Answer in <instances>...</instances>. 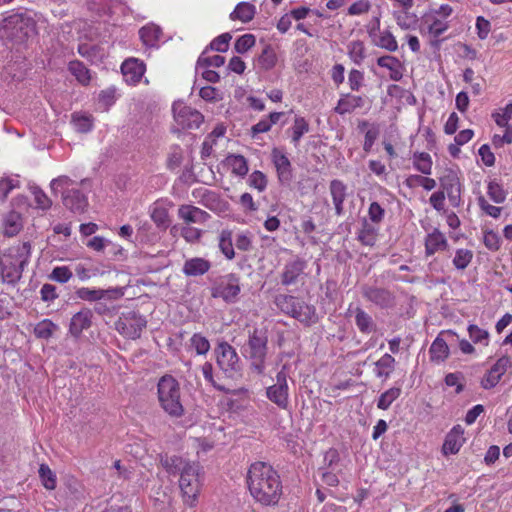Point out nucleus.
<instances>
[{"label": "nucleus", "instance_id": "obj_1", "mask_svg": "<svg viewBox=\"0 0 512 512\" xmlns=\"http://www.w3.org/2000/svg\"><path fill=\"white\" fill-rule=\"evenodd\" d=\"M248 489L253 499L262 506L278 504L282 492V482L274 468L265 462L253 463L248 471Z\"/></svg>", "mask_w": 512, "mask_h": 512}, {"label": "nucleus", "instance_id": "obj_2", "mask_svg": "<svg viewBox=\"0 0 512 512\" xmlns=\"http://www.w3.org/2000/svg\"><path fill=\"white\" fill-rule=\"evenodd\" d=\"M161 463L169 474L180 475L179 487L184 504L196 506L202 486L200 466L179 456H166Z\"/></svg>", "mask_w": 512, "mask_h": 512}, {"label": "nucleus", "instance_id": "obj_3", "mask_svg": "<svg viewBox=\"0 0 512 512\" xmlns=\"http://www.w3.org/2000/svg\"><path fill=\"white\" fill-rule=\"evenodd\" d=\"M32 245L29 241L15 243L0 253V277L3 283L17 284L30 262Z\"/></svg>", "mask_w": 512, "mask_h": 512}, {"label": "nucleus", "instance_id": "obj_4", "mask_svg": "<svg viewBox=\"0 0 512 512\" xmlns=\"http://www.w3.org/2000/svg\"><path fill=\"white\" fill-rule=\"evenodd\" d=\"M157 396L160 407L173 418L184 415L179 382L171 375L162 376L157 383Z\"/></svg>", "mask_w": 512, "mask_h": 512}, {"label": "nucleus", "instance_id": "obj_5", "mask_svg": "<svg viewBox=\"0 0 512 512\" xmlns=\"http://www.w3.org/2000/svg\"><path fill=\"white\" fill-rule=\"evenodd\" d=\"M75 181L61 175L52 179L50 188L54 194H61L63 205L74 213H83L88 208V198L79 189L74 188Z\"/></svg>", "mask_w": 512, "mask_h": 512}, {"label": "nucleus", "instance_id": "obj_6", "mask_svg": "<svg viewBox=\"0 0 512 512\" xmlns=\"http://www.w3.org/2000/svg\"><path fill=\"white\" fill-rule=\"evenodd\" d=\"M268 350V336L264 329L254 328L249 332L246 347V358L250 368L258 375H263L266 370V356Z\"/></svg>", "mask_w": 512, "mask_h": 512}, {"label": "nucleus", "instance_id": "obj_7", "mask_svg": "<svg viewBox=\"0 0 512 512\" xmlns=\"http://www.w3.org/2000/svg\"><path fill=\"white\" fill-rule=\"evenodd\" d=\"M275 304L282 312L305 325L315 324L318 320L315 307L298 300L294 296L278 295L275 298Z\"/></svg>", "mask_w": 512, "mask_h": 512}, {"label": "nucleus", "instance_id": "obj_8", "mask_svg": "<svg viewBox=\"0 0 512 512\" xmlns=\"http://www.w3.org/2000/svg\"><path fill=\"white\" fill-rule=\"evenodd\" d=\"M454 9L449 4H441L439 7L431 8L425 15L428 23V33L435 39L445 33L449 27L448 18L453 14Z\"/></svg>", "mask_w": 512, "mask_h": 512}, {"label": "nucleus", "instance_id": "obj_9", "mask_svg": "<svg viewBox=\"0 0 512 512\" xmlns=\"http://www.w3.org/2000/svg\"><path fill=\"white\" fill-rule=\"evenodd\" d=\"M146 319L134 312H123L115 322V329L120 335L128 339H138L146 327Z\"/></svg>", "mask_w": 512, "mask_h": 512}, {"label": "nucleus", "instance_id": "obj_10", "mask_svg": "<svg viewBox=\"0 0 512 512\" xmlns=\"http://www.w3.org/2000/svg\"><path fill=\"white\" fill-rule=\"evenodd\" d=\"M286 366L276 374V382L266 388V397L280 409L286 410L289 407V386Z\"/></svg>", "mask_w": 512, "mask_h": 512}, {"label": "nucleus", "instance_id": "obj_11", "mask_svg": "<svg viewBox=\"0 0 512 512\" xmlns=\"http://www.w3.org/2000/svg\"><path fill=\"white\" fill-rule=\"evenodd\" d=\"M174 120L183 129L198 128L203 122V115L196 109L178 101L172 107Z\"/></svg>", "mask_w": 512, "mask_h": 512}, {"label": "nucleus", "instance_id": "obj_12", "mask_svg": "<svg viewBox=\"0 0 512 512\" xmlns=\"http://www.w3.org/2000/svg\"><path fill=\"white\" fill-rule=\"evenodd\" d=\"M454 338H458V334L455 331L442 330L433 340L429 348L430 361L436 364L445 362L450 355L448 341Z\"/></svg>", "mask_w": 512, "mask_h": 512}, {"label": "nucleus", "instance_id": "obj_13", "mask_svg": "<svg viewBox=\"0 0 512 512\" xmlns=\"http://www.w3.org/2000/svg\"><path fill=\"white\" fill-rule=\"evenodd\" d=\"M241 291L239 279L228 274L221 277L212 288V296L214 298H222L225 302L233 303L236 301Z\"/></svg>", "mask_w": 512, "mask_h": 512}, {"label": "nucleus", "instance_id": "obj_14", "mask_svg": "<svg viewBox=\"0 0 512 512\" xmlns=\"http://www.w3.org/2000/svg\"><path fill=\"white\" fill-rule=\"evenodd\" d=\"M217 364L229 376H233L240 370V359L235 350L229 343L221 342L216 348Z\"/></svg>", "mask_w": 512, "mask_h": 512}, {"label": "nucleus", "instance_id": "obj_15", "mask_svg": "<svg viewBox=\"0 0 512 512\" xmlns=\"http://www.w3.org/2000/svg\"><path fill=\"white\" fill-rule=\"evenodd\" d=\"M271 160L276 169L277 178L280 184L290 185L293 179V170L286 153L279 148H274L271 152Z\"/></svg>", "mask_w": 512, "mask_h": 512}, {"label": "nucleus", "instance_id": "obj_16", "mask_svg": "<svg viewBox=\"0 0 512 512\" xmlns=\"http://www.w3.org/2000/svg\"><path fill=\"white\" fill-rule=\"evenodd\" d=\"M425 256L430 257L438 252H444L448 249V239L439 228H432L427 232L424 238Z\"/></svg>", "mask_w": 512, "mask_h": 512}, {"label": "nucleus", "instance_id": "obj_17", "mask_svg": "<svg viewBox=\"0 0 512 512\" xmlns=\"http://www.w3.org/2000/svg\"><path fill=\"white\" fill-rule=\"evenodd\" d=\"M511 365L509 358L501 357L499 358L494 365L488 370L486 375L481 380V386L484 389H491L495 387L501 377L505 374L508 367Z\"/></svg>", "mask_w": 512, "mask_h": 512}, {"label": "nucleus", "instance_id": "obj_18", "mask_svg": "<svg viewBox=\"0 0 512 512\" xmlns=\"http://www.w3.org/2000/svg\"><path fill=\"white\" fill-rule=\"evenodd\" d=\"M172 203L168 200L159 199L149 208V214L152 221L158 228L166 229L170 224L169 208Z\"/></svg>", "mask_w": 512, "mask_h": 512}, {"label": "nucleus", "instance_id": "obj_19", "mask_svg": "<svg viewBox=\"0 0 512 512\" xmlns=\"http://www.w3.org/2000/svg\"><path fill=\"white\" fill-rule=\"evenodd\" d=\"M177 214L178 218L187 225L204 224L210 219L209 213L190 204L180 205Z\"/></svg>", "mask_w": 512, "mask_h": 512}, {"label": "nucleus", "instance_id": "obj_20", "mask_svg": "<svg viewBox=\"0 0 512 512\" xmlns=\"http://www.w3.org/2000/svg\"><path fill=\"white\" fill-rule=\"evenodd\" d=\"M465 442L464 429L461 425H455L446 435L442 453L452 455L459 452Z\"/></svg>", "mask_w": 512, "mask_h": 512}, {"label": "nucleus", "instance_id": "obj_21", "mask_svg": "<svg viewBox=\"0 0 512 512\" xmlns=\"http://www.w3.org/2000/svg\"><path fill=\"white\" fill-rule=\"evenodd\" d=\"M306 263L303 260L296 259L287 262L281 274V283L284 286L296 284L299 278L304 274Z\"/></svg>", "mask_w": 512, "mask_h": 512}, {"label": "nucleus", "instance_id": "obj_22", "mask_svg": "<svg viewBox=\"0 0 512 512\" xmlns=\"http://www.w3.org/2000/svg\"><path fill=\"white\" fill-rule=\"evenodd\" d=\"M121 71L127 83L136 84L145 73V65L138 59L130 58L122 63Z\"/></svg>", "mask_w": 512, "mask_h": 512}, {"label": "nucleus", "instance_id": "obj_23", "mask_svg": "<svg viewBox=\"0 0 512 512\" xmlns=\"http://www.w3.org/2000/svg\"><path fill=\"white\" fill-rule=\"evenodd\" d=\"M363 296L370 302L380 307H390L394 298L390 291L384 288L367 286L363 288Z\"/></svg>", "mask_w": 512, "mask_h": 512}, {"label": "nucleus", "instance_id": "obj_24", "mask_svg": "<svg viewBox=\"0 0 512 512\" xmlns=\"http://www.w3.org/2000/svg\"><path fill=\"white\" fill-rule=\"evenodd\" d=\"M92 316V311L88 308H84L74 314L69 325L71 335L79 337L84 330L88 329L92 323Z\"/></svg>", "mask_w": 512, "mask_h": 512}, {"label": "nucleus", "instance_id": "obj_25", "mask_svg": "<svg viewBox=\"0 0 512 512\" xmlns=\"http://www.w3.org/2000/svg\"><path fill=\"white\" fill-rule=\"evenodd\" d=\"M329 191L335 208V213L341 216L344 212V202L347 196L346 184L338 179H334L329 184Z\"/></svg>", "mask_w": 512, "mask_h": 512}, {"label": "nucleus", "instance_id": "obj_26", "mask_svg": "<svg viewBox=\"0 0 512 512\" xmlns=\"http://www.w3.org/2000/svg\"><path fill=\"white\" fill-rule=\"evenodd\" d=\"M378 66L389 70V77L393 81H399L403 77L404 67L400 60L391 55H385L377 59Z\"/></svg>", "mask_w": 512, "mask_h": 512}, {"label": "nucleus", "instance_id": "obj_27", "mask_svg": "<svg viewBox=\"0 0 512 512\" xmlns=\"http://www.w3.org/2000/svg\"><path fill=\"white\" fill-rule=\"evenodd\" d=\"M364 105V100L361 96L346 94L343 95L335 107V112L340 115H345L353 112L357 108H361Z\"/></svg>", "mask_w": 512, "mask_h": 512}, {"label": "nucleus", "instance_id": "obj_28", "mask_svg": "<svg viewBox=\"0 0 512 512\" xmlns=\"http://www.w3.org/2000/svg\"><path fill=\"white\" fill-rule=\"evenodd\" d=\"M210 267L208 260L194 257L185 261L182 271L186 276H201L208 272Z\"/></svg>", "mask_w": 512, "mask_h": 512}, {"label": "nucleus", "instance_id": "obj_29", "mask_svg": "<svg viewBox=\"0 0 512 512\" xmlns=\"http://www.w3.org/2000/svg\"><path fill=\"white\" fill-rule=\"evenodd\" d=\"M310 130V126L308 121L300 115H296L293 121L292 126L287 130V133L290 134L291 142L297 146L302 137L307 134Z\"/></svg>", "mask_w": 512, "mask_h": 512}, {"label": "nucleus", "instance_id": "obj_30", "mask_svg": "<svg viewBox=\"0 0 512 512\" xmlns=\"http://www.w3.org/2000/svg\"><path fill=\"white\" fill-rule=\"evenodd\" d=\"M395 358L388 353H385L380 359L375 362L374 374L378 378L387 380L395 369Z\"/></svg>", "mask_w": 512, "mask_h": 512}, {"label": "nucleus", "instance_id": "obj_31", "mask_svg": "<svg viewBox=\"0 0 512 512\" xmlns=\"http://www.w3.org/2000/svg\"><path fill=\"white\" fill-rule=\"evenodd\" d=\"M256 14V7L249 2H240L230 13L231 20H239L242 23L250 22Z\"/></svg>", "mask_w": 512, "mask_h": 512}, {"label": "nucleus", "instance_id": "obj_32", "mask_svg": "<svg viewBox=\"0 0 512 512\" xmlns=\"http://www.w3.org/2000/svg\"><path fill=\"white\" fill-rule=\"evenodd\" d=\"M412 164L415 170L423 175H430L432 173V157L426 152H415L412 155Z\"/></svg>", "mask_w": 512, "mask_h": 512}, {"label": "nucleus", "instance_id": "obj_33", "mask_svg": "<svg viewBox=\"0 0 512 512\" xmlns=\"http://www.w3.org/2000/svg\"><path fill=\"white\" fill-rule=\"evenodd\" d=\"M162 31L160 27L149 24L142 27L139 31L140 38L144 45L148 47H154L160 40Z\"/></svg>", "mask_w": 512, "mask_h": 512}, {"label": "nucleus", "instance_id": "obj_34", "mask_svg": "<svg viewBox=\"0 0 512 512\" xmlns=\"http://www.w3.org/2000/svg\"><path fill=\"white\" fill-rule=\"evenodd\" d=\"M226 164L232 173L237 176H245L248 173V162L246 158L239 154H231L226 157Z\"/></svg>", "mask_w": 512, "mask_h": 512}, {"label": "nucleus", "instance_id": "obj_35", "mask_svg": "<svg viewBox=\"0 0 512 512\" xmlns=\"http://www.w3.org/2000/svg\"><path fill=\"white\" fill-rule=\"evenodd\" d=\"M282 115L283 112H272L267 117L262 118L251 127V135L255 137L257 134L268 132L274 124L278 123Z\"/></svg>", "mask_w": 512, "mask_h": 512}, {"label": "nucleus", "instance_id": "obj_36", "mask_svg": "<svg viewBox=\"0 0 512 512\" xmlns=\"http://www.w3.org/2000/svg\"><path fill=\"white\" fill-rule=\"evenodd\" d=\"M397 25L403 30L414 29L418 23L416 14L410 10H398L393 12Z\"/></svg>", "mask_w": 512, "mask_h": 512}, {"label": "nucleus", "instance_id": "obj_37", "mask_svg": "<svg viewBox=\"0 0 512 512\" xmlns=\"http://www.w3.org/2000/svg\"><path fill=\"white\" fill-rule=\"evenodd\" d=\"M378 227L364 219L362 228L358 233V240L366 245L373 246L376 242Z\"/></svg>", "mask_w": 512, "mask_h": 512}, {"label": "nucleus", "instance_id": "obj_38", "mask_svg": "<svg viewBox=\"0 0 512 512\" xmlns=\"http://www.w3.org/2000/svg\"><path fill=\"white\" fill-rule=\"evenodd\" d=\"M474 253L472 250L467 248H458L455 251L452 259L453 266L456 270H465L472 262Z\"/></svg>", "mask_w": 512, "mask_h": 512}, {"label": "nucleus", "instance_id": "obj_39", "mask_svg": "<svg viewBox=\"0 0 512 512\" xmlns=\"http://www.w3.org/2000/svg\"><path fill=\"white\" fill-rule=\"evenodd\" d=\"M469 338L474 344L488 346L490 342V333L488 330L479 327L476 324H469L467 327Z\"/></svg>", "mask_w": 512, "mask_h": 512}, {"label": "nucleus", "instance_id": "obj_40", "mask_svg": "<svg viewBox=\"0 0 512 512\" xmlns=\"http://www.w3.org/2000/svg\"><path fill=\"white\" fill-rule=\"evenodd\" d=\"M93 117L85 113H73L71 122L74 129L81 133L90 132L93 129Z\"/></svg>", "mask_w": 512, "mask_h": 512}, {"label": "nucleus", "instance_id": "obj_41", "mask_svg": "<svg viewBox=\"0 0 512 512\" xmlns=\"http://www.w3.org/2000/svg\"><path fill=\"white\" fill-rule=\"evenodd\" d=\"M347 50L349 58L356 65H360L364 61L366 57V48L362 41H351L347 46Z\"/></svg>", "mask_w": 512, "mask_h": 512}, {"label": "nucleus", "instance_id": "obj_42", "mask_svg": "<svg viewBox=\"0 0 512 512\" xmlns=\"http://www.w3.org/2000/svg\"><path fill=\"white\" fill-rule=\"evenodd\" d=\"M69 71L74 75L79 83L82 85H88L91 80L90 71L80 61H71L69 63Z\"/></svg>", "mask_w": 512, "mask_h": 512}, {"label": "nucleus", "instance_id": "obj_43", "mask_svg": "<svg viewBox=\"0 0 512 512\" xmlns=\"http://www.w3.org/2000/svg\"><path fill=\"white\" fill-rule=\"evenodd\" d=\"M8 23L13 25L14 29L23 32L25 36L34 32V24L29 17H25L21 14H16L8 19Z\"/></svg>", "mask_w": 512, "mask_h": 512}, {"label": "nucleus", "instance_id": "obj_44", "mask_svg": "<svg viewBox=\"0 0 512 512\" xmlns=\"http://www.w3.org/2000/svg\"><path fill=\"white\" fill-rule=\"evenodd\" d=\"M400 387H391L383 392L377 400V408L381 410H387L390 408L392 403L397 400L401 395Z\"/></svg>", "mask_w": 512, "mask_h": 512}, {"label": "nucleus", "instance_id": "obj_45", "mask_svg": "<svg viewBox=\"0 0 512 512\" xmlns=\"http://www.w3.org/2000/svg\"><path fill=\"white\" fill-rule=\"evenodd\" d=\"M219 249L224 254V256L231 260L235 256L233 241H232V232L230 230H222L219 234Z\"/></svg>", "mask_w": 512, "mask_h": 512}, {"label": "nucleus", "instance_id": "obj_46", "mask_svg": "<svg viewBox=\"0 0 512 512\" xmlns=\"http://www.w3.org/2000/svg\"><path fill=\"white\" fill-rule=\"evenodd\" d=\"M258 63L264 70H271L277 63V55L274 48L267 44L258 57Z\"/></svg>", "mask_w": 512, "mask_h": 512}, {"label": "nucleus", "instance_id": "obj_47", "mask_svg": "<svg viewBox=\"0 0 512 512\" xmlns=\"http://www.w3.org/2000/svg\"><path fill=\"white\" fill-rule=\"evenodd\" d=\"M375 45L389 52H395L398 49L396 38L389 30H383L374 41Z\"/></svg>", "mask_w": 512, "mask_h": 512}, {"label": "nucleus", "instance_id": "obj_48", "mask_svg": "<svg viewBox=\"0 0 512 512\" xmlns=\"http://www.w3.org/2000/svg\"><path fill=\"white\" fill-rule=\"evenodd\" d=\"M225 58L220 55H212L208 56L206 54V51H204L198 58L197 64H196V72H199L202 68H218L224 65Z\"/></svg>", "mask_w": 512, "mask_h": 512}, {"label": "nucleus", "instance_id": "obj_49", "mask_svg": "<svg viewBox=\"0 0 512 512\" xmlns=\"http://www.w3.org/2000/svg\"><path fill=\"white\" fill-rule=\"evenodd\" d=\"M491 117L499 127H511L509 121L512 119V101L492 112Z\"/></svg>", "mask_w": 512, "mask_h": 512}, {"label": "nucleus", "instance_id": "obj_50", "mask_svg": "<svg viewBox=\"0 0 512 512\" xmlns=\"http://www.w3.org/2000/svg\"><path fill=\"white\" fill-rule=\"evenodd\" d=\"M355 323L358 329L365 334H369L375 330V324L370 315L362 309H358L355 315Z\"/></svg>", "mask_w": 512, "mask_h": 512}, {"label": "nucleus", "instance_id": "obj_51", "mask_svg": "<svg viewBox=\"0 0 512 512\" xmlns=\"http://www.w3.org/2000/svg\"><path fill=\"white\" fill-rule=\"evenodd\" d=\"M487 194L489 198L497 204L503 203L507 197V192L503 186L495 180L488 183Z\"/></svg>", "mask_w": 512, "mask_h": 512}, {"label": "nucleus", "instance_id": "obj_52", "mask_svg": "<svg viewBox=\"0 0 512 512\" xmlns=\"http://www.w3.org/2000/svg\"><path fill=\"white\" fill-rule=\"evenodd\" d=\"M22 228L20 217L17 214H10L4 222L3 234L8 237L17 235Z\"/></svg>", "mask_w": 512, "mask_h": 512}, {"label": "nucleus", "instance_id": "obj_53", "mask_svg": "<svg viewBox=\"0 0 512 512\" xmlns=\"http://www.w3.org/2000/svg\"><path fill=\"white\" fill-rule=\"evenodd\" d=\"M57 329V325L49 319L40 321L34 328V334L40 339H49L52 337L54 331Z\"/></svg>", "mask_w": 512, "mask_h": 512}, {"label": "nucleus", "instance_id": "obj_54", "mask_svg": "<svg viewBox=\"0 0 512 512\" xmlns=\"http://www.w3.org/2000/svg\"><path fill=\"white\" fill-rule=\"evenodd\" d=\"M190 346L196 351L197 355H206L210 350L209 340L200 333L192 335Z\"/></svg>", "mask_w": 512, "mask_h": 512}, {"label": "nucleus", "instance_id": "obj_55", "mask_svg": "<svg viewBox=\"0 0 512 512\" xmlns=\"http://www.w3.org/2000/svg\"><path fill=\"white\" fill-rule=\"evenodd\" d=\"M39 477L43 486L48 490L56 488V475L46 464H41L39 467Z\"/></svg>", "mask_w": 512, "mask_h": 512}, {"label": "nucleus", "instance_id": "obj_56", "mask_svg": "<svg viewBox=\"0 0 512 512\" xmlns=\"http://www.w3.org/2000/svg\"><path fill=\"white\" fill-rule=\"evenodd\" d=\"M72 276L73 273L68 266H56L50 273L49 278L52 281L64 284L67 283Z\"/></svg>", "mask_w": 512, "mask_h": 512}, {"label": "nucleus", "instance_id": "obj_57", "mask_svg": "<svg viewBox=\"0 0 512 512\" xmlns=\"http://www.w3.org/2000/svg\"><path fill=\"white\" fill-rule=\"evenodd\" d=\"M255 42L256 39L253 34H244L236 40L234 49L237 53L244 54L255 45Z\"/></svg>", "mask_w": 512, "mask_h": 512}, {"label": "nucleus", "instance_id": "obj_58", "mask_svg": "<svg viewBox=\"0 0 512 512\" xmlns=\"http://www.w3.org/2000/svg\"><path fill=\"white\" fill-rule=\"evenodd\" d=\"M180 234L188 243H196L202 237L203 231L186 224L181 227Z\"/></svg>", "mask_w": 512, "mask_h": 512}, {"label": "nucleus", "instance_id": "obj_59", "mask_svg": "<svg viewBox=\"0 0 512 512\" xmlns=\"http://www.w3.org/2000/svg\"><path fill=\"white\" fill-rule=\"evenodd\" d=\"M483 243L490 251H497L501 247V238L497 232L489 230L484 233Z\"/></svg>", "mask_w": 512, "mask_h": 512}, {"label": "nucleus", "instance_id": "obj_60", "mask_svg": "<svg viewBox=\"0 0 512 512\" xmlns=\"http://www.w3.org/2000/svg\"><path fill=\"white\" fill-rule=\"evenodd\" d=\"M77 298L83 301H99V288L80 287L75 291Z\"/></svg>", "mask_w": 512, "mask_h": 512}, {"label": "nucleus", "instance_id": "obj_61", "mask_svg": "<svg viewBox=\"0 0 512 512\" xmlns=\"http://www.w3.org/2000/svg\"><path fill=\"white\" fill-rule=\"evenodd\" d=\"M249 185L259 192H263L267 187V177L261 171H253L249 176Z\"/></svg>", "mask_w": 512, "mask_h": 512}, {"label": "nucleus", "instance_id": "obj_62", "mask_svg": "<svg viewBox=\"0 0 512 512\" xmlns=\"http://www.w3.org/2000/svg\"><path fill=\"white\" fill-rule=\"evenodd\" d=\"M371 9L369 0H357L348 8L347 14L350 16H360L366 14Z\"/></svg>", "mask_w": 512, "mask_h": 512}, {"label": "nucleus", "instance_id": "obj_63", "mask_svg": "<svg viewBox=\"0 0 512 512\" xmlns=\"http://www.w3.org/2000/svg\"><path fill=\"white\" fill-rule=\"evenodd\" d=\"M116 98V89L114 87H109L105 90H102L98 96L99 103L106 110L115 103Z\"/></svg>", "mask_w": 512, "mask_h": 512}, {"label": "nucleus", "instance_id": "obj_64", "mask_svg": "<svg viewBox=\"0 0 512 512\" xmlns=\"http://www.w3.org/2000/svg\"><path fill=\"white\" fill-rule=\"evenodd\" d=\"M368 216L372 224H380L385 216L384 208L378 202H372L368 208Z\"/></svg>", "mask_w": 512, "mask_h": 512}]
</instances>
